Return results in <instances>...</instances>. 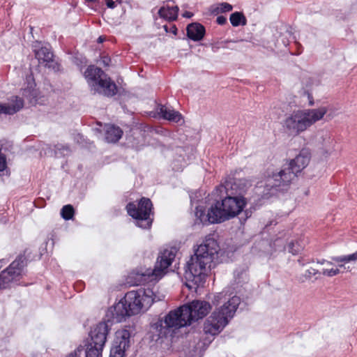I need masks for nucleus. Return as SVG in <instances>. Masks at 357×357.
I'll use <instances>...</instances> for the list:
<instances>
[{
    "label": "nucleus",
    "mask_w": 357,
    "mask_h": 357,
    "mask_svg": "<svg viewBox=\"0 0 357 357\" xmlns=\"http://www.w3.org/2000/svg\"><path fill=\"white\" fill-rule=\"evenodd\" d=\"M218 250L219 246L215 239L206 238L187 261L184 277L185 286L190 291L197 292L198 288L204 285L207 273Z\"/></svg>",
    "instance_id": "obj_1"
},
{
    "label": "nucleus",
    "mask_w": 357,
    "mask_h": 357,
    "mask_svg": "<svg viewBox=\"0 0 357 357\" xmlns=\"http://www.w3.org/2000/svg\"><path fill=\"white\" fill-rule=\"evenodd\" d=\"M311 154L309 150L302 149L300 153L276 172L268 176L264 187L268 190L283 192L288 190L292 181L309 164Z\"/></svg>",
    "instance_id": "obj_2"
},
{
    "label": "nucleus",
    "mask_w": 357,
    "mask_h": 357,
    "mask_svg": "<svg viewBox=\"0 0 357 357\" xmlns=\"http://www.w3.org/2000/svg\"><path fill=\"white\" fill-rule=\"evenodd\" d=\"M250 186L246 178H237L229 175L224 184L217 187V190H225L227 196L220 203L228 220L239 214L246 205V200L242 194Z\"/></svg>",
    "instance_id": "obj_3"
},
{
    "label": "nucleus",
    "mask_w": 357,
    "mask_h": 357,
    "mask_svg": "<svg viewBox=\"0 0 357 357\" xmlns=\"http://www.w3.org/2000/svg\"><path fill=\"white\" fill-rule=\"evenodd\" d=\"M326 107L294 110L284 120L283 128L292 136H298L321 120L327 113Z\"/></svg>",
    "instance_id": "obj_4"
},
{
    "label": "nucleus",
    "mask_w": 357,
    "mask_h": 357,
    "mask_svg": "<svg viewBox=\"0 0 357 357\" xmlns=\"http://www.w3.org/2000/svg\"><path fill=\"white\" fill-rule=\"evenodd\" d=\"M176 253V251L173 248L164 250L158 257L153 270L147 269L144 272L132 271L128 276L127 283L130 286H138L148 282L151 277L161 278L165 273L166 269L172 264Z\"/></svg>",
    "instance_id": "obj_5"
},
{
    "label": "nucleus",
    "mask_w": 357,
    "mask_h": 357,
    "mask_svg": "<svg viewBox=\"0 0 357 357\" xmlns=\"http://www.w3.org/2000/svg\"><path fill=\"white\" fill-rule=\"evenodd\" d=\"M183 305L175 310H170L163 318L158 319L152 324L159 338L172 336L175 331L181 328L190 326Z\"/></svg>",
    "instance_id": "obj_6"
},
{
    "label": "nucleus",
    "mask_w": 357,
    "mask_h": 357,
    "mask_svg": "<svg viewBox=\"0 0 357 357\" xmlns=\"http://www.w3.org/2000/svg\"><path fill=\"white\" fill-rule=\"evenodd\" d=\"M123 299L132 315L147 310L154 302L160 300L150 288L130 291L126 294Z\"/></svg>",
    "instance_id": "obj_7"
},
{
    "label": "nucleus",
    "mask_w": 357,
    "mask_h": 357,
    "mask_svg": "<svg viewBox=\"0 0 357 357\" xmlns=\"http://www.w3.org/2000/svg\"><path fill=\"white\" fill-rule=\"evenodd\" d=\"M128 214L136 221V225L140 228L150 229L153 220V204L150 199L142 197L136 204L130 202L126 205Z\"/></svg>",
    "instance_id": "obj_8"
},
{
    "label": "nucleus",
    "mask_w": 357,
    "mask_h": 357,
    "mask_svg": "<svg viewBox=\"0 0 357 357\" xmlns=\"http://www.w3.org/2000/svg\"><path fill=\"white\" fill-rule=\"evenodd\" d=\"M26 259L24 255H19L6 269L0 273V290L19 282L24 275Z\"/></svg>",
    "instance_id": "obj_9"
},
{
    "label": "nucleus",
    "mask_w": 357,
    "mask_h": 357,
    "mask_svg": "<svg viewBox=\"0 0 357 357\" xmlns=\"http://www.w3.org/2000/svg\"><path fill=\"white\" fill-rule=\"evenodd\" d=\"M183 307L190 325L202 319L211 310L210 303L202 300H194L183 305Z\"/></svg>",
    "instance_id": "obj_10"
},
{
    "label": "nucleus",
    "mask_w": 357,
    "mask_h": 357,
    "mask_svg": "<svg viewBox=\"0 0 357 357\" xmlns=\"http://www.w3.org/2000/svg\"><path fill=\"white\" fill-rule=\"evenodd\" d=\"M240 303L241 298L238 296H234L225 301L222 305L216 308L213 312L220 319H226L227 325L234 317Z\"/></svg>",
    "instance_id": "obj_11"
},
{
    "label": "nucleus",
    "mask_w": 357,
    "mask_h": 357,
    "mask_svg": "<svg viewBox=\"0 0 357 357\" xmlns=\"http://www.w3.org/2000/svg\"><path fill=\"white\" fill-rule=\"evenodd\" d=\"M130 333L128 330L118 332L111 349L109 357H125L126 350L130 346Z\"/></svg>",
    "instance_id": "obj_12"
},
{
    "label": "nucleus",
    "mask_w": 357,
    "mask_h": 357,
    "mask_svg": "<svg viewBox=\"0 0 357 357\" xmlns=\"http://www.w3.org/2000/svg\"><path fill=\"white\" fill-rule=\"evenodd\" d=\"M225 320V319H220L212 312L204 324L203 330L204 333L212 337L218 335L227 326V322Z\"/></svg>",
    "instance_id": "obj_13"
},
{
    "label": "nucleus",
    "mask_w": 357,
    "mask_h": 357,
    "mask_svg": "<svg viewBox=\"0 0 357 357\" xmlns=\"http://www.w3.org/2000/svg\"><path fill=\"white\" fill-rule=\"evenodd\" d=\"M87 84L92 91L98 84L108 75L100 68L93 65L89 66L84 73Z\"/></svg>",
    "instance_id": "obj_14"
},
{
    "label": "nucleus",
    "mask_w": 357,
    "mask_h": 357,
    "mask_svg": "<svg viewBox=\"0 0 357 357\" xmlns=\"http://www.w3.org/2000/svg\"><path fill=\"white\" fill-rule=\"evenodd\" d=\"M108 332L109 328L107 322L98 323L90 332L91 342L89 343L104 347Z\"/></svg>",
    "instance_id": "obj_15"
},
{
    "label": "nucleus",
    "mask_w": 357,
    "mask_h": 357,
    "mask_svg": "<svg viewBox=\"0 0 357 357\" xmlns=\"http://www.w3.org/2000/svg\"><path fill=\"white\" fill-rule=\"evenodd\" d=\"M109 315H111L112 320L116 322H121L126 317L132 316V314H130L129 309L123 298L119 302L109 308L107 312V316L109 317Z\"/></svg>",
    "instance_id": "obj_16"
},
{
    "label": "nucleus",
    "mask_w": 357,
    "mask_h": 357,
    "mask_svg": "<svg viewBox=\"0 0 357 357\" xmlns=\"http://www.w3.org/2000/svg\"><path fill=\"white\" fill-rule=\"evenodd\" d=\"M98 87H96L92 91L94 93L102 94L107 97H112L117 93L116 84L107 76L103 80H101L98 84Z\"/></svg>",
    "instance_id": "obj_17"
},
{
    "label": "nucleus",
    "mask_w": 357,
    "mask_h": 357,
    "mask_svg": "<svg viewBox=\"0 0 357 357\" xmlns=\"http://www.w3.org/2000/svg\"><path fill=\"white\" fill-rule=\"evenodd\" d=\"M220 204V202L217 201L208 208L207 220L210 224L220 223L228 220Z\"/></svg>",
    "instance_id": "obj_18"
},
{
    "label": "nucleus",
    "mask_w": 357,
    "mask_h": 357,
    "mask_svg": "<svg viewBox=\"0 0 357 357\" xmlns=\"http://www.w3.org/2000/svg\"><path fill=\"white\" fill-rule=\"evenodd\" d=\"M40 43L36 41L33 45V52L36 58L40 63H46L47 64L52 61L53 53L47 46H40Z\"/></svg>",
    "instance_id": "obj_19"
},
{
    "label": "nucleus",
    "mask_w": 357,
    "mask_h": 357,
    "mask_svg": "<svg viewBox=\"0 0 357 357\" xmlns=\"http://www.w3.org/2000/svg\"><path fill=\"white\" fill-rule=\"evenodd\" d=\"M187 36L193 41L202 40L206 33L205 27L199 22L189 24L186 28Z\"/></svg>",
    "instance_id": "obj_20"
},
{
    "label": "nucleus",
    "mask_w": 357,
    "mask_h": 357,
    "mask_svg": "<svg viewBox=\"0 0 357 357\" xmlns=\"http://www.w3.org/2000/svg\"><path fill=\"white\" fill-rule=\"evenodd\" d=\"M24 106V100L17 96L14 98L12 103L0 104V114L13 115L20 111Z\"/></svg>",
    "instance_id": "obj_21"
},
{
    "label": "nucleus",
    "mask_w": 357,
    "mask_h": 357,
    "mask_svg": "<svg viewBox=\"0 0 357 357\" xmlns=\"http://www.w3.org/2000/svg\"><path fill=\"white\" fill-rule=\"evenodd\" d=\"M178 10L179 8L177 6L165 4L160 7L158 13L160 18L168 22H173L176 20Z\"/></svg>",
    "instance_id": "obj_22"
},
{
    "label": "nucleus",
    "mask_w": 357,
    "mask_h": 357,
    "mask_svg": "<svg viewBox=\"0 0 357 357\" xmlns=\"http://www.w3.org/2000/svg\"><path fill=\"white\" fill-rule=\"evenodd\" d=\"M105 139L109 143H116L122 137V130L114 125L107 124L105 126Z\"/></svg>",
    "instance_id": "obj_23"
},
{
    "label": "nucleus",
    "mask_w": 357,
    "mask_h": 357,
    "mask_svg": "<svg viewBox=\"0 0 357 357\" xmlns=\"http://www.w3.org/2000/svg\"><path fill=\"white\" fill-rule=\"evenodd\" d=\"M160 114L163 119L176 123L179 122L182 119V115L178 112L169 109L164 105L160 107Z\"/></svg>",
    "instance_id": "obj_24"
},
{
    "label": "nucleus",
    "mask_w": 357,
    "mask_h": 357,
    "mask_svg": "<svg viewBox=\"0 0 357 357\" xmlns=\"http://www.w3.org/2000/svg\"><path fill=\"white\" fill-rule=\"evenodd\" d=\"M322 149L326 155L331 154L335 151V141L329 133H325L322 137Z\"/></svg>",
    "instance_id": "obj_25"
},
{
    "label": "nucleus",
    "mask_w": 357,
    "mask_h": 357,
    "mask_svg": "<svg viewBox=\"0 0 357 357\" xmlns=\"http://www.w3.org/2000/svg\"><path fill=\"white\" fill-rule=\"evenodd\" d=\"M85 349V357H102V347L87 343Z\"/></svg>",
    "instance_id": "obj_26"
},
{
    "label": "nucleus",
    "mask_w": 357,
    "mask_h": 357,
    "mask_svg": "<svg viewBox=\"0 0 357 357\" xmlns=\"http://www.w3.org/2000/svg\"><path fill=\"white\" fill-rule=\"evenodd\" d=\"M230 22L233 26H244L247 23V20L244 15L241 12L233 13L229 17Z\"/></svg>",
    "instance_id": "obj_27"
},
{
    "label": "nucleus",
    "mask_w": 357,
    "mask_h": 357,
    "mask_svg": "<svg viewBox=\"0 0 357 357\" xmlns=\"http://www.w3.org/2000/svg\"><path fill=\"white\" fill-rule=\"evenodd\" d=\"M234 274L235 281L237 283L245 282L248 279L247 269L245 268L236 269Z\"/></svg>",
    "instance_id": "obj_28"
},
{
    "label": "nucleus",
    "mask_w": 357,
    "mask_h": 357,
    "mask_svg": "<svg viewBox=\"0 0 357 357\" xmlns=\"http://www.w3.org/2000/svg\"><path fill=\"white\" fill-rule=\"evenodd\" d=\"M195 215L197 220H199V222L203 225H209V221L208 219V213H205V211L203 206H197L196 207Z\"/></svg>",
    "instance_id": "obj_29"
},
{
    "label": "nucleus",
    "mask_w": 357,
    "mask_h": 357,
    "mask_svg": "<svg viewBox=\"0 0 357 357\" xmlns=\"http://www.w3.org/2000/svg\"><path fill=\"white\" fill-rule=\"evenodd\" d=\"M332 259L337 263L354 261L357 260V251L348 255L334 257Z\"/></svg>",
    "instance_id": "obj_30"
},
{
    "label": "nucleus",
    "mask_w": 357,
    "mask_h": 357,
    "mask_svg": "<svg viewBox=\"0 0 357 357\" xmlns=\"http://www.w3.org/2000/svg\"><path fill=\"white\" fill-rule=\"evenodd\" d=\"M75 213V210L73 206L68 204L64 206L61 210V217L66 220H68L73 218Z\"/></svg>",
    "instance_id": "obj_31"
},
{
    "label": "nucleus",
    "mask_w": 357,
    "mask_h": 357,
    "mask_svg": "<svg viewBox=\"0 0 357 357\" xmlns=\"http://www.w3.org/2000/svg\"><path fill=\"white\" fill-rule=\"evenodd\" d=\"M302 250L303 246L298 241H292L288 244V251L294 255H298Z\"/></svg>",
    "instance_id": "obj_32"
},
{
    "label": "nucleus",
    "mask_w": 357,
    "mask_h": 357,
    "mask_svg": "<svg viewBox=\"0 0 357 357\" xmlns=\"http://www.w3.org/2000/svg\"><path fill=\"white\" fill-rule=\"evenodd\" d=\"M340 273L338 268L323 269L322 274L328 277H333Z\"/></svg>",
    "instance_id": "obj_33"
},
{
    "label": "nucleus",
    "mask_w": 357,
    "mask_h": 357,
    "mask_svg": "<svg viewBox=\"0 0 357 357\" xmlns=\"http://www.w3.org/2000/svg\"><path fill=\"white\" fill-rule=\"evenodd\" d=\"M232 8H233L232 6L226 2L221 3L218 7V9H220V12H222V13L229 12L232 10Z\"/></svg>",
    "instance_id": "obj_34"
},
{
    "label": "nucleus",
    "mask_w": 357,
    "mask_h": 357,
    "mask_svg": "<svg viewBox=\"0 0 357 357\" xmlns=\"http://www.w3.org/2000/svg\"><path fill=\"white\" fill-rule=\"evenodd\" d=\"M7 167L6 158L0 149V172H3Z\"/></svg>",
    "instance_id": "obj_35"
},
{
    "label": "nucleus",
    "mask_w": 357,
    "mask_h": 357,
    "mask_svg": "<svg viewBox=\"0 0 357 357\" xmlns=\"http://www.w3.org/2000/svg\"><path fill=\"white\" fill-rule=\"evenodd\" d=\"M318 273H319V271H317V269L311 268L310 269H307L305 271V276L306 278L310 279L312 275H317Z\"/></svg>",
    "instance_id": "obj_36"
},
{
    "label": "nucleus",
    "mask_w": 357,
    "mask_h": 357,
    "mask_svg": "<svg viewBox=\"0 0 357 357\" xmlns=\"http://www.w3.org/2000/svg\"><path fill=\"white\" fill-rule=\"evenodd\" d=\"M83 348L80 346L78 347L73 352L68 354L67 357H80Z\"/></svg>",
    "instance_id": "obj_37"
},
{
    "label": "nucleus",
    "mask_w": 357,
    "mask_h": 357,
    "mask_svg": "<svg viewBox=\"0 0 357 357\" xmlns=\"http://www.w3.org/2000/svg\"><path fill=\"white\" fill-rule=\"evenodd\" d=\"M216 22L220 25H224L227 22V18L223 15H220L217 17Z\"/></svg>",
    "instance_id": "obj_38"
},
{
    "label": "nucleus",
    "mask_w": 357,
    "mask_h": 357,
    "mask_svg": "<svg viewBox=\"0 0 357 357\" xmlns=\"http://www.w3.org/2000/svg\"><path fill=\"white\" fill-rule=\"evenodd\" d=\"M225 295L222 292L218 293L214 297V303L216 302L217 304H219L220 301H222L225 298Z\"/></svg>",
    "instance_id": "obj_39"
},
{
    "label": "nucleus",
    "mask_w": 357,
    "mask_h": 357,
    "mask_svg": "<svg viewBox=\"0 0 357 357\" xmlns=\"http://www.w3.org/2000/svg\"><path fill=\"white\" fill-rule=\"evenodd\" d=\"M106 4L109 8H114L116 7L115 1L113 0H106Z\"/></svg>",
    "instance_id": "obj_40"
},
{
    "label": "nucleus",
    "mask_w": 357,
    "mask_h": 357,
    "mask_svg": "<svg viewBox=\"0 0 357 357\" xmlns=\"http://www.w3.org/2000/svg\"><path fill=\"white\" fill-rule=\"evenodd\" d=\"M182 15L183 17H185V18H191L194 15L192 13H191L190 11H185Z\"/></svg>",
    "instance_id": "obj_41"
},
{
    "label": "nucleus",
    "mask_w": 357,
    "mask_h": 357,
    "mask_svg": "<svg viewBox=\"0 0 357 357\" xmlns=\"http://www.w3.org/2000/svg\"><path fill=\"white\" fill-rule=\"evenodd\" d=\"M177 31H178V29H177L176 25L172 26V27L170 28L169 32L172 33L174 35H176Z\"/></svg>",
    "instance_id": "obj_42"
},
{
    "label": "nucleus",
    "mask_w": 357,
    "mask_h": 357,
    "mask_svg": "<svg viewBox=\"0 0 357 357\" xmlns=\"http://www.w3.org/2000/svg\"><path fill=\"white\" fill-rule=\"evenodd\" d=\"M109 61H110V59H108L107 57H104L103 60H102V62L104 63L105 65L108 66Z\"/></svg>",
    "instance_id": "obj_43"
},
{
    "label": "nucleus",
    "mask_w": 357,
    "mask_h": 357,
    "mask_svg": "<svg viewBox=\"0 0 357 357\" xmlns=\"http://www.w3.org/2000/svg\"><path fill=\"white\" fill-rule=\"evenodd\" d=\"M308 97L309 98H310L311 100H310V102H309V105L310 106L313 105H314V101L312 100V97L310 96V95H308Z\"/></svg>",
    "instance_id": "obj_44"
},
{
    "label": "nucleus",
    "mask_w": 357,
    "mask_h": 357,
    "mask_svg": "<svg viewBox=\"0 0 357 357\" xmlns=\"http://www.w3.org/2000/svg\"><path fill=\"white\" fill-rule=\"evenodd\" d=\"M325 262H326V260H324V259H322L321 261H319V260L317 261V263L320 264H324Z\"/></svg>",
    "instance_id": "obj_45"
},
{
    "label": "nucleus",
    "mask_w": 357,
    "mask_h": 357,
    "mask_svg": "<svg viewBox=\"0 0 357 357\" xmlns=\"http://www.w3.org/2000/svg\"><path fill=\"white\" fill-rule=\"evenodd\" d=\"M102 41H103V38H102L101 36H100V37L98 38V42H99V43H102Z\"/></svg>",
    "instance_id": "obj_46"
},
{
    "label": "nucleus",
    "mask_w": 357,
    "mask_h": 357,
    "mask_svg": "<svg viewBox=\"0 0 357 357\" xmlns=\"http://www.w3.org/2000/svg\"><path fill=\"white\" fill-rule=\"evenodd\" d=\"M298 262L301 265V266H304L305 264L304 263H302V261L301 259H298Z\"/></svg>",
    "instance_id": "obj_47"
},
{
    "label": "nucleus",
    "mask_w": 357,
    "mask_h": 357,
    "mask_svg": "<svg viewBox=\"0 0 357 357\" xmlns=\"http://www.w3.org/2000/svg\"><path fill=\"white\" fill-rule=\"evenodd\" d=\"M163 27H164V29H165L167 32H168V31H168V29H167V25H165Z\"/></svg>",
    "instance_id": "obj_48"
},
{
    "label": "nucleus",
    "mask_w": 357,
    "mask_h": 357,
    "mask_svg": "<svg viewBox=\"0 0 357 357\" xmlns=\"http://www.w3.org/2000/svg\"><path fill=\"white\" fill-rule=\"evenodd\" d=\"M116 2L121 3V0H116Z\"/></svg>",
    "instance_id": "obj_49"
},
{
    "label": "nucleus",
    "mask_w": 357,
    "mask_h": 357,
    "mask_svg": "<svg viewBox=\"0 0 357 357\" xmlns=\"http://www.w3.org/2000/svg\"><path fill=\"white\" fill-rule=\"evenodd\" d=\"M211 342V340H208V344H209Z\"/></svg>",
    "instance_id": "obj_50"
}]
</instances>
